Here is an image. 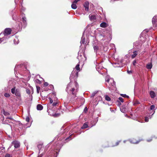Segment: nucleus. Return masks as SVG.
Wrapping results in <instances>:
<instances>
[{
  "mask_svg": "<svg viewBox=\"0 0 157 157\" xmlns=\"http://www.w3.org/2000/svg\"><path fill=\"white\" fill-rule=\"evenodd\" d=\"M106 82L108 83V87L110 90L115 91L116 90L115 82L113 79H108L106 80Z\"/></svg>",
  "mask_w": 157,
  "mask_h": 157,
  "instance_id": "f257e3e1",
  "label": "nucleus"
},
{
  "mask_svg": "<svg viewBox=\"0 0 157 157\" xmlns=\"http://www.w3.org/2000/svg\"><path fill=\"white\" fill-rule=\"evenodd\" d=\"M62 145V143L61 141H59V142L56 144L55 145L53 146L52 147V151L54 150V154L56 155V156H57V155L58 154V152L59 151L60 148Z\"/></svg>",
  "mask_w": 157,
  "mask_h": 157,
  "instance_id": "f03ea898",
  "label": "nucleus"
},
{
  "mask_svg": "<svg viewBox=\"0 0 157 157\" xmlns=\"http://www.w3.org/2000/svg\"><path fill=\"white\" fill-rule=\"evenodd\" d=\"M71 83H70L67 86L66 89V91L68 93L71 94L73 96H75L76 95V93L77 92V90H75V88L72 87L71 86Z\"/></svg>",
  "mask_w": 157,
  "mask_h": 157,
  "instance_id": "7ed1b4c3",
  "label": "nucleus"
},
{
  "mask_svg": "<svg viewBox=\"0 0 157 157\" xmlns=\"http://www.w3.org/2000/svg\"><path fill=\"white\" fill-rule=\"evenodd\" d=\"M78 72L75 71L73 70L71 75V76L70 77V80L72 79L74 77H78Z\"/></svg>",
  "mask_w": 157,
  "mask_h": 157,
  "instance_id": "20e7f679",
  "label": "nucleus"
},
{
  "mask_svg": "<svg viewBox=\"0 0 157 157\" xmlns=\"http://www.w3.org/2000/svg\"><path fill=\"white\" fill-rule=\"evenodd\" d=\"M12 30L9 28H6L4 30V34L5 36H7L11 34Z\"/></svg>",
  "mask_w": 157,
  "mask_h": 157,
  "instance_id": "39448f33",
  "label": "nucleus"
},
{
  "mask_svg": "<svg viewBox=\"0 0 157 157\" xmlns=\"http://www.w3.org/2000/svg\"><path fill=\"white\" fill-rule=\"evenodd\" d=\"M141 140H137L136 138H131L129 140L130 142L132 144H136L138 143Z\"/></svg>",
  "mask_w": 157,
  "mask_h": 157,
  "instance_id": "423d86ee",
  "label": "nucleus"
},
{
  "mask_svg": "<svg viewBox=\"0 0 157 157\" xmlns=\"http://www.w3.org/2000/svg\"><path fill=\"white\" fill-rule=\"evenodd\" d=\"M12 144L14 145V147L15 148H17L20 146V142L17 141H14L12 142Z\"/></svg>",
  "mask_w": 157,
  "mask_h": 157,
  "instance_id": "0eeeda50",
  "label": "nucleus"
},
{
  "mask_svg": "<svg viewBox=\"0 0 157 157\" xmlns=\"http://www.w3.org/2000/svg\"><path fill=\"white\" fill-rule=\"evenodd\" d=\"M152 21L154 25L155 26H157V16L155 15L153 17Z\"/></svg>",
  "mask_w": 157,
  "mask_h": 157,
  "instance_id": "6e6552de",
  "label": "nucleus"
},
{
  "mask_svg": "<svg viewBox=\"0 0 157 157\" xmlns=\"http://www.w3.org/2000/svg\"><path fill=\"white\" fill-rule=\"evenodd\" d=\"M89 17L91 21H94L95 20L96 18V15L94 14H90Z\"/></svg>",
  "mask_w": 157,
  "mask_h": 157,
  "instance_id": "1a4fd4ad",
  "label": "nucleus"
},
{
  "mask_svg": "<svg viewBox=\"0 0 157 157\" xmlns=\"http://www.w3.org/2000/svg\"><path fill=\"white\" fill-rule=\"evenodd\" d=\"M89 2H86L84 4V7L85 8V10L86 11H88L89 10Z\"/></svg>",
  "mask_w": 157,
  "mask_h": 157,
  "instance_id": "9d476101",
  "label": "nucleus"
},
{
  "mask_svg": "<svg viewBox=\"0 0 157 157\" xmlns=\"http://www.w3.org/2000/svg\"><path fill=\"white\" fill-rule=\"evenodd\" d=\"M15 95L18 97H20L21 96V94L20 91L19 89H16V90L15 92Z\"/></svg>",
  "mask_w": 157,
  "mask_h": 157,
  "instance_id": "9b49d317",
  "label": "nucleus"
},
{
  "mask_svg": "<svg viewBox=\"0 0 157 157\" xmlns=\"http://www.w3.org/2000/svg\"><path fill=\"white\" fill-rule=\"evenodd\" d=\"M26 18L25 17H23L22 18V21L24 24V26L25 27L26 25Z\"/></svg>",
  "mask_w": 157,
  "mask_h": 157,
  "instance_id": "f8f14e48",
  "label": "nucleus"
},
{
  "mask_svg": "<svg viewBox=\"0 0 157 157\" xmlns=\"http://www.w3.org/2000/svg\"><path fill=\"white\" fill-rule=\"evenodd\" d=\"M108 26V25L105 22H102L100 25V26L102 28H105Z\"/></svg>",
  "mask_w": 157,
  "mask_h": 157,
  "instance_id": "ddd939ff",
  "label": "nucleus"
},
{
  "mask_svg": "<svg viewBox=\"0 0 157 157\" xmlns=\"http://www.w3.org/2000/svg\"><path fill=\"white\" fill-rule=\"evenodd\" d=\"M150 94L151 98H154L155 96V93L152 91H151L150 92Z\"/></svg>",
  "mask_w": 157,
  "mask_h": 157,
  "instance_id": "4468645a",
  "label": "nucleus"
},
{
  "mask_svg": "<svg viewBox=\"0 0 157 157\" xmlns=\"http://www.w3.org/2000/svg\"><path fill=\"white\" fill-rule=\"evenodd\" d=\"M37 109L39 110H41L43 109V106L41 104H38L37 105Z\"/></svg>",
  "mask_w": 157,
  "mask_h": 157,
  "instance_id": "2eb2a0df",
  "label": "nucleus"
},
{
  "mask_svg": "<svg viewBox=\"0 0 157 157\" xmlns=\"http://www.w3.org/2000/svg\"><path fill=\"white\" fill-rule=\"evenodd\" d=\"M88 123L87 122H86L84 123L82 126L81 127L82 129L86 128L88 127Z\"/></svg>",
  "mask_w": 157,
  "mask_h": 157,
  "instance_id": "dca6fc26",
  "label": "nucleus"
},
{
  "mask_svg": "<svg viewBox=\"0 0 157 157\" xmlns=\"http://www.w3.org/2000/svg\"><path fill=\"white\" fill-rule=\"evenodd\" d=\"M94 52L97 53V51L99 50V48L97 45H94Z\"/></svg>",
  "mask_w": 157,
  "mask_h": 157,
  "instance_id": "f3484780",
  "label": "nucleus"
},
{
  "mask_svg": "<svg viewBox=\"0 0 157 157\" xmlns=\"http://www.w3.org/2000/svg\"><path fill=\"white\" fill-rule=\"evenodd\" d=\"M43 146V144L42 143H41L40 144H39L37 145V147H38L39 149V153L40 152V150L42 148Z\"/></svg>",
  "mask_w": 157,
  "mask_h": 157,
  "instance_id": "a211bd4d",
  "label": "nucleus"
},
{
  "mask_svg": "<svg viewBox=\"0 0 157 157\" xmlns=\"http://www.w3.org/2000/svg\"><path fill=\"white\" fill-rule=\"evenodd\" d=\"M76 95H75V96H73V97H72L70 99L69 101L71 102H73L74 101H75V100L77 98H76Z\"/></svg>",
  "mask_w": 157,
  "mask_h": 157,
  "instance_id": "6ab92c4d",
  "label": "nucleus"
},
{
  "mask_svg": "<svg viewBox=\"0 0 157 157\" xmlns=\"http://www.w3.org/2000/svg\"><path fill=\"white\" fill-rule=\"evenodd\" d=\"M85 42V39L83 37V36H82L81 38V40L80 41V43L81 44H84Z\"/></svg>",
  "mask_w": 157,
  "mask_h": 157,
  "instance_id": "aec40b11",
  "label": "nucleus"
},
{
  "mask_svg": "<svg viewBox=\"0 0 157 157\" xmlns=\"http://www.w3.org/2000/svg\"><path fill=\"white\" fill-rule=\"evenodd\" d=\"M137 52V51H135L133 52V54L132 55V58L133 59L137 55L136 53Z\"/></svg>",
  "mask_w": 157,
  "mask_h": 157,
  "instance_id": "412c9836",
  "label": "nucleus"
},
{
  "mask_svg": "<svg viewBox=\"0 0 157 157\" xmlns=\"http://www.w3.org/2000/svg\"><path fill=\"white\" fill-rule=\"evenodd\" d=\"M71 8L74 9H76L77 8V6L76 4L73 2L72 4L71 5Z\"/></svg>",
  "mask_w": 157,
  "mask_h": 157,
  "instance_id": "4be33fe9",
  "label": "nucleus"
},
{
  "mask_svg": "<svg viewBox=\"0 0 157 157\" xmlns=\"http://www.w3.org/2000/svg\"><path fill=\"white\" fill-rule=\"evenodd\" d=\"M152 67V65L151 64H147L146 68L148 69H151Z\"/></svg>",
  "mask_w": 157,
  "mask_h": 157,
  "instance_id": "5701e85b",
  "label": "nucleus"
},
{
  "mask_svg": "<svg viewBox=\"0 0 157 157\" xmlns=\"http://www.w3.org/2000/svg\"><path fill=\"white\" fill-rule=\"evenodd\" d=\"M3 113L5 116H8L10 115V113L6 111H5L4 110H3Z\"/></svg>",
  "mask_w": 157,
  "mask_h": 157,
  "instance_id": "b1692460",
  "label": "nucleus"
},
{
  "mask_svg": "<svg viewBox=\"0 0 157 157\" xmlns=\"http://www.w3.org/2000/svg\"><path fill=\"white\" fill-rule=\"evenodd\" d=\"M16 87H14L13 88H12L11 90V92L12 94H15L16 91L15 90Z\"/></svg>",
  "mask_w": 157,
  "mask_h": 157,
  "instance_id": "393cba45",
  "label": "nucleus"
},
{
  "mask_svg": "<svg viewBox=\"0 0 157 157\" xmlns=\"http://www.w3.org/2000/svg\"><path fill=\"white\" fill-rule=\"evenodd\" d=\"M105 99L106 101H109L111 100L110 98L108 95H106L105 96Z\"/></svg>",
  "mask_w": 157,
  "mask_h": 157,
  "instance_id": "a878e982",
  "label": "nucleus"
},
{
  "mask_svg": "<svg viewBox=\"0 0 157 157\" xmlns=\"http://www.w3.org/2000/svg\"><path fill=\"white\" fill-rule=\"evenodd\" d=\"M98 91H95L92 93L90 96L91 98H93L95 95L97 93Z\"/></svg>",
  "mask_w": 157,
  "mask_h": 157,
  "instance_id": "bb28decb",
  "label": "nucleus"
},
{
  "mask_svg": "<svg viewBox=\"0 0 157 157\" xmlns=\"http://www.w3.org/2000/svg\"><path fill=\"white\" fill-rule=\"evenodd\" d=\"M49 110H51L50 104H48L47 105V112H49Z\"/></svg>",
  "mask_w": 157,
  "mask_h": 157,
  "instance_id": "cd10ccee",
  "label": "nucleus"
},
{
  "mask_svg": "<svg viewBox=\"0 0 157 157\" xmlns=\"http://www.w3.org/2000/svg\"><path fill=\"white\" fill-rule=\"evenodd\" d=\"M139 45V42L138 41H136L135 42L134 44V45L135 47H137Z\"/></svg>",
  "mask_w": 157,
  "mask_h": 157,
  "instance_id": "c85d7f7f",
  "label": "nucleus"
},
{
  "mask_svg": "<svg viewBox=\"0 0 157 157\" xmlns=\"http://www.w3.org/2000/svg\"><path fill=\"white\" fill-rule=\"evenodd\" d=\"M75 69L77 70V71H79L80 70V68H79V64H77L76 66L75 67Z\"/></svg>",
  "mask_w": 157,
  "mask_h": 157,
  "instance_id": "c756f323",
  "label": "nucleus"
},
{
  "mask_svg": "<svg viewBox=\"0 0 157 157\" xmlns=\"http://www.w3.org/2000/svg\"><path fill=\"white\" fill-rule=\"evenodd\" d=\"M36 90H37V93L39 94V91L40 89V88L39 86H36Z\"/></svg>",
  "mask_w": 157,
  "mask_h": 157,
  "instance_id": "7c9ffc66",
  "label": "nucleus"
},
{
  "mask_svg": "<svg viewBox=\"0 0 157 157\" xmlns=\"http://www.w3.org/2000/svg\"><path fill=\"white\" fill-rule=\"evenodd\" d=\"M4 96L6 98H9L10 96V95L9 94L7 93H5L4 94Z\"/></svg>",
  "mask_w": 157,
  "mask_h": 157,
  "instance_id": "2f4dec72",
  "label": "nucleus"
},
{
  "mask_svg": "<svg viewBox=\"0 0 157 157\" xmlns=\"http://www.w3.org/2000/svg\"><path fill=\"white\" fill-rule=\"evenodd\" d=\"M121 95L123 97H124V98H129V97L128 96V95H127L126 94H121Z\"/></svg>",
  "mask_w": 157,
  "mask_h": 157,
  "instance_id": "473e14b6",
  "label": "nucleus"
},
{
  "mask_svg": "<svg viewBox=\"0 0 157 157\" xmlns=\"http://www.w3.org/2000/svg\"><path fill=\"white\" fill-rule=\"evenodd\" d=\"M50 145L49 144H48L45 147V148L44 151H47L48 148L49 147Z\"/></svg>",
  "mask_w": 157,
  "mask_h": 157,
  "instance_id": "72a5a7b5",
  "label": "nucleus"
},
{
  "mask_svg": "<svg viewBox=\"0 0 157 157\" xmlns=\"http://www.w3.org/2000/svg\"><path fill=\"white\" fill-rule=\"evenodd\" d=\"M118 99L119 101L122 102H124V99L122 97H119Z\"/></svg>",
  "mask_w": 157,
  "mask_h": 157,
  "instance_id": "f704fd0d",
  "label": "nucleus"
},
{
  "mask_svg": "<svg viewBox=\"0 0 157 157\" xmlns=\"http://www.w3.org/2000/svg\"><path fill=\"white\" fill-rule=\"evenodd\" d=\"M155 108V106L154 105H151L150 108L151 110H152L154 109Z\"/></svg>",
  "mask_w": 157,
  "mask_h": 157,
  "instance_id": "c9c22d12",
  "label": "nucleus"
},
{
  "mask_svg": "<svg viewBox=\"0 0 157 157\" xmlns=\"http://www.w3.org/2000/svg\"><path fill=\"white\" fill-rule=\"evenodd\" d=\"M5 157H12L11 155L9 154H6Z\"/></svg>",
  "mask_w": 157,
  "mask_h": 157,
  "instance_id": "e433bc0d",
  "label": "nucleus"
},
{
  "mask_svg": "<svg viewBox=\"0 0 157 157\" xmlns=\"http://www.w3.org/2000/svg\"><path fill=\"white\" fill-rule=\"evenodd\" d=\"M120 141H118L116 143V144L115 145H113V146H115L118 145L119 144V143L120 142Z\"/></svg>",
  "mask_w": 157,
  "mask_h": 157,
  "instance_id": "4c0bfd02",
  "label": "nucleus"
},
{
  "mask_svg": "<svg viewBox=\"0 0 157 157\" xmlns=\"http://www.w3.org/2000/svg\"><path fill=\"white\" fill-rule=\"evenodd\" d=\"M57 104V102H54L52 104V105L54 106H56Z\"/></svg>",
  "mask_w": 157,
  "mask_h": 157,
  "instance_id": "58836bf2",
  "label": "nucleus"
},
{
  "mask_svg": "<svg viewBox=\"0 0 157 157\" xmlns=\"http://www.w3.org/2000/svg\"><path fill=\"white\" fill-rule=\"evenodd\" d=\"M26 121L27 122H29V117H27L26 118Z\"/></svg>",
  "mask_w": 157,
  "mask_h": 157,
  "instance_id": "ea45409f",
  "label": "nucleus"
},
{
  "mask_svg": "<svg viewBox=\"0 0 157 157\" xmlns=\"http://www.w3.org/2000/svg\"><path fill=\"white\" fill-rule=\"evenodd\" d=\"M127 72L128 74H131L132 73V71L131 70L129 71L128 70H127Z\"/></svg>",
  "mask_w": 157,
  "mask_h": 157,
  "instance_id": "a19ab883",
  "label": "nucleus"
},
{
  "mask_svg": "<svg viewBox=\"0 0 157 157\" xmlns=\"http://www.w3.org/2000/svg\"><path fill=\"white\" fill-rule=\"evenodd\" d=\"M136 60H134L133 62V64L134 66H135L136 65Z\"/></svg>",
  "mask_w": 157,
  "mask_h": 157,
  "instance_id": "79ce46f5",
  "label": "nucleus"
},
{
  "mask_svg": "<svg viewBox=\"0 0 157 157\" xmlns=\"http://www.w3.org/2000/svg\"><path fill=\"white\" fill-rule=\"evenodd\" d=\"M149 118L148 117H145V121L146 122H148V121Z\"/></svg>",
  "mask_w": 157,
  "mask_h": 157,
  "instance_id": "37998d69",
  "label": "nucleus"
},
{
  "mask_svg": "<svg viewBox=\"0 0 157 157\" xmlns=\"http://www.w3.org/2000/svg\"><path fill=\"white\" fill-rule=\"evenodd\" d=\"M48 85V82H45L44 83V85L45 86H47Z\"/></svg>",
  "mask_w": 157,
  "mask_h": 157,
  "instance_id": "c03bdc74",
  "label": "nucleus"
},
{
  "mask_svg": "<svg viewBox=\"0 0 157 157\" xmlns=\"http://www.w3.org/2000/svg\"><path fill=\"white\" fill-rule=\"evenodd\" d=\"M6 119H10L12 120H13V118L11 117H7L6 118Z\"/></svg>",
  "mask_w": 157,
  "mask_h": 157,
  "instance_id": "a18cd8bd",
  "label": "nucleus"
},
{
  "mask_svg": "<svg viewBox=\"0 0 157 157\" xmlns=\"http://www.w3.org/2000/svg\"><path fill=\"white\" fill-rule=\"evenodd\" d=\"M80 0H75L73 2L75 4H76L78 1H80Z\"/></svg>",
  "mask_w": 157,
  "mask_h": 157,
  "instance_id": "49530a36",
  "label": "nucleus"
},
{
  "mask_svg": "<svg viewBox=\"0 0 157 157\" xmlns=\"http://www.w3.org/2000/svg\"><path fill=\"white\" fill-rule=\"evenodd\" d=\"M53 100L51 98H50V103L51 104L53 103Z\"/></svg>",
  "mask_w": 157,
  "mask_h": 157,
  "instance_id": "de8ad7c7",
  "label": "nucleus"
},
{
  "mask_svg": "<svg viewBox=\"0 0 157 157\" xmlns=\"http://www.w3.org/2000/svg\"><path fill=\"white\" fill-rule=\"evenodd\" d=\"M87 111V109L86 107H85L84 109V111L85 112H86Z\"/></svg>",
  "mask_w": 157,
  "mask_h": 157,
  "instance_id": "09e8293b",
  "label": "nucleus"
},
{
  "mask_svg": "<svg viewBox=\"0 0 157 157\" xmlns=\"http://www.w3.org/2000/svg\"><path fill=\"white\" fill-rule=\"evenodd\" d=\"M152 140V139L151 138H150V139H149V140H147V141L148 142H150Z\"/></svg>",
  "mask_w": 157,
  "mask_h": 157,
  "instance_id": "8fccbe9b",
  "label": "nucleus"
},
{
  "mask_svg": "<svg viewBox=\"0 0 157 157\" xmlns=\"http://www.w3.org/2000/svg\"><path fill=\"white\" fill-rule=\"evenodd\" d=\"M19 0H14V2L15 3L17 4Z\"/></svg>",
  "mask_w": 157,
  "mask_h": 157,
  "instance_id": "3c124183",
  "label": "nucleus"
},
{
  "mask_svg": "<svg viewBox=\"0 0 157 157\" xmlns=\"http://www.w3.org/2000/svg\"><path fill=\"white\" fill-rule=\"evenodd\" d=\"M43 156V154H40V155H39L38 157H42Z\"/></svg>",
  "mask_w": 157,
  "mask_h": 157,
  "instance_id": "603ef678",
  "label": "nucleus"
},
{
  "mask_svg": "<svg viewBox=\"0 0 157 157\" xmlns=\"http://www.w3.org/2000/svg\"><path fill=\"white\" fill-rule=\"evenodd\" d=\"M40 81L39 79H36V82H40Z\"/></svg>",
  "mask_w": 157,
  "mask_h": 157,
  "instance_id": "864d4df0",
  "label": "nucleus"
},
{
  "mask_svg": "<svg viewBox=\"0 0 157 157\" xmlns=\"http://www.w3.org/2000/svg\"><path fill=\"white\" fill-rule=\"evenodd\" d=\"M81 56H82L80 55V56H78V59H79V57H81Z\"/></svg>",
  "mask_w": 157,
  "mask_h": 157,
  "instance_id": "5fc2aeb1",
  "label": "nucleus"
},
{
  "mask_svg": "<svg viewBox=\"0 0 157 157\" xmlns=\"http://www.w3.org/2000/svg\"><path fill=\"white\" fill-rule=\"evenodd\" d=\"M75 86H77L78 85V84H77V83L76 82H75Z\"/></svg>",
  "mask_w": 157,
  "mask_h": 157,
  "instance_id": "6e6d98bb",
  "label": "nucleus"
},
{
  "mask_svg": "<svg viewBox=\"0 0 157 157\" xmlns=\"http://www.w3.org/2000/svg\"><path fill=\"white\" fill-rule=\"evenodd\" d=\"M70 138H66V139H65V140H67L68 139H69Z\"/></svg>",
  "mask_w": 157,
  "mask_h": 157,
  "instance_id": "4d7b16f0",
  "label": "nucleus"
},
{
  "mask_svg": "<svg viewBox=\"0 0 157 157\" xmlns=\"http://www.w3.org/2000/svg\"><path fill=\"white\" fill-rule=\"evenodd\" d=\"M2 132H0V134H1V135L2 134Z\"/></svg>",
  "mask_w": 157,
  "mask_h": 157,
  "instance_id": "13d9d810",
  "label": "nucleus"
},
{
  "mask_svg": "<svg viewBox=\"0 0 157 157\" xmlns=\"http://www.w3.org/2000/svg\"><path fill=\"white\" fill-rule=\"evenodd\" d=\"M29 91H27V93H29Z\"/></svg>",
  "mask_w": 157,
  "mask_h": 157,
  "instance_id": "bf43d9fd",
  "label": "nucleus"
},
{
  "mask_svg": "<svg viewBox=\"0 0 157 157\" xmlns=\"http://www.w3.org/2000/svg\"><path fill=\"white\" fill-rule=\"evenodd\" d=\"M29 91H27V93H29Z\"/></svg>",
  "mask_w": 157,
  "mask_h": 157,
  "instance_id": "052dcab7",
  "label": "nucleus"
},
{
  "mask_svg": "<svg viewBox=\"0 0 157 157\" xmlns=\"http://www.w3.org/2000/svg\"><path fill=\"white\" fill-rule=\"evenodd\" d=\"M29 91H27V93H29Z\"/></svg>",
  "mask_w": 157,
  "mask_h": 157,
  "instance_id": "680f3d73",
  "label": "nucleus"
},
{
  "mask_svg": "<svg viewBox=\"0 0 157 157\" xmlns=\"http://www.w3.org/2000/svg\"><path fill=\"white\" fill-rule=\"evenodd\" d=\"M125 141H125V140H124V143H125Z\"/></svg>",
  "mask_w": 157,
  "mask_h": 157,
  "instance_id": "e2e57ef3",
  "label": "nucleus"
},
{
  "mask_svg": "<svg viewBox=\"0 0 157 157\" xmlns=\"http://www.w3.org/2000/svg\"><path fill=\"white\" fill-rule=\"evenodd\" d=\"M1 41V39L0 38V41Z\"/></svg>",
  "mask_w": 157,
  "mask_h": 157,
  "instance_id": "0e129e2a",
  "label": "nucleus"
},
{
  "mask_svg": "<svg viewBox=\"0 0 157 157\" xmlns=\"http://www.w3.org/2000/svg\"><path fill=\"white\" fill-rule=\"evenodd\" d=\"M106 85L107 86H108V84H107V83H106Z\"/></svg>",
  "mask_w": 157,
  "mask_h": 157,
  "instance_id": "69168bd1",
  "label": "nucleus"
}]
</instances>
